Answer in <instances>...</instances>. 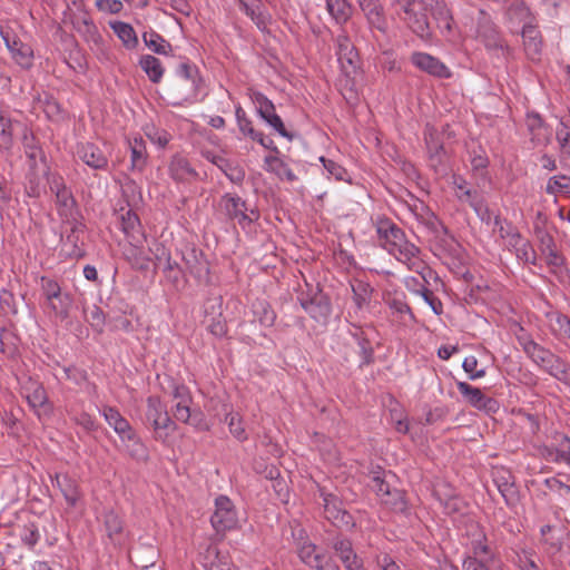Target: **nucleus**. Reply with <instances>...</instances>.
<instances>
[{"label": "nucleus", "instance_id": "55", "mask_svg": "<svg viewBox=\"0 0 570 570\" xmlns=\"http://www.w3.org/2000/svg\"><path fill=\"white\" fill-rule=\"evenodd\" d=\"M40 101L42 104L43 111L49 119L59 120L63 117L62 108L53 96L45 95L43 99Z\"/></svg>", "mask_w": 570, "mask_h": 570}, {"label": "nucleus", "instance_id": "52", "mask_svg": "<svg viewBox=\"0 0 570 570\" xmlns=\"http://www.w3.org/2000/svg\"><path fill=\"white\" fill-rule=\"evenodd\" d=\"M546 191L551 195H570V177L564 175L551 177Z\"/></svg>", "mask_w": 570, "mask_h": 570}, {"label": "nucleus", "instance_id": "8", "mask_svg": "<svg viewBox=\"0 0 570 570\" xmlns=\"http://www.w3.org/2000/svg\"><path fill=\"white\" fill-rule=\"evenodd\" d=\"M303 282L304 286L307 288V293H305L301 283H297V287H294V291L297 292V301L312 318L322 324L326 323L332 313L328 297L318 291L314 292V288L304 277Z\"/></svg>", "mask_w": 570, "mask_h": 570}, {"label": "nucleus", "instance_id": "62", "mask_svg": "<svg viewBox=\"0 0 570 570\" xmlns=\"http://www.w3.org/2000/svg\"><path fill=\"white\" fill-rule=\"evenodd\" d=\"M332 547L340 557L341 561H347L346 559L355 553L352 542L346 538H335Z\"/></svg>", "mask_w": 570, "mask_h": 570}, {"label": "nucleus", "instance_id": "37", "mask_svg": "<svg viewBox=\"0 0 570 570\" xmlns=\"http://www.w3.org/2000/svg\"><path fill=\"white\" fill-rule=\"evenodd\" d=\"M257 101L258 112L262 118L265 119L271 126H273L281 136L285 137V126L281 117L275 114L274 105L265 97H262Z\"/></svg>", "mask_w": 570, "mask_h": 570}, {"label": "nucleus", "instance_id": "20", "mask_svg": "<svg viewBox=\"0 0 570 570\" xmlns=\"http://www.w3.org/2000/svg\"><path fill=\"white\" fill-rule=\"evenodd\" d=\"M2 39L6 42L7 48L11 52L13 60L22 68L29 69L33 62V51L31 47L23 43L16 36L9 31H1Z\"/></svg>", "mask_w": 570, "mask_h": 570}, {"label": "nucleus", "instance_id": "47", "mask_svg": "<svg viewBox=\"0 0 570 570\" xmlns=\"http://www.w3.org/2000/svg\"><path fill=\"white\" fill-rule=\"evenodd\" d=\"M166 411V404H164L158 396L151 395L147 397L145 416L151 428L158 422Z\"/></svg>", "mask_w": 570, "mask_h": 570}, {"label": "nucleus", "instance_id": "2", "mask_svg": "<svg viewBox=\"0 0 570 570\" xmlns=\"http://www.w3.org/2000/svg\"><path fill=\"white\" fill-rule=\"evenodd\" d=\"M376 234L380 245L399 262L413 272L421 273L423 263L420 259V248L409 242L404 232L390 219L376 223Z\"/></svg>", "mask_w": 570, "mask_h": 570}, {"label": "nucleus", "instance_id": "18", "mask_svg": "<svg viewBox=\"0 0 570 570\" xmlns=\"http://www.w3.org/2000/svg\"><path fill=\"white\" fill-rule=\"evenodd\" d=\"M456 386L471 406L485 412H495L498 410V402L494 399L488 397L480 389L461 381L456 382Z\"/></svg>", "mask_w": 570, "mask_h": 570}, {"label": "nucleus", "instance_id": "58", "mask_svg": "<svg viewBox=\"0 0 570 570\" xmlns=\"http://www.w3.org/2000/svg\"><path fill=\"white\" fill-rule=\"evenodd\" d=\"M414 294L420 295L424 302L431 307L435 315L443 313V304L426 286H421L420 291H414Z\"/></svg>", "mask_w": 570, "mask_h": 570}, {"label": "nucleus", "instance_id": "34", "mask_svg": "<svg viewBox=\"0 0 570 570\" xmlns=\"http://www.w3.org/2000/svg\"><path fill=\"white\" fill-rule=\"evenodd\" d=\"M297 553L302 562L306 566L317 569L324 563L326 554L318 550L315 544L311 542H304L297 548Z\"/></svg>", "mask_w": 570, "mask_h": 570}, {"label": "nucleus", "instance_id": "35", "mask_svg": "<svg viewBox=\"0 0 570 570\" xmlns=\"http://www.w3.org/2000/svg\"><path fill=\"white\" fill-rule=\"evenodd\" d=\"M72 303L71 294L61 291L58 295H55V298L47 299V307L60 320H66L69 316Z\"/></svg>", "mask_w": 570, "mask_h": 570}, {"label": "nucleus", "instance_id": "4", "mask_svg": "<svg viewBox=\"0 0 570 570\" xmlns=\"http://www.w3.org/2000/svg\"><path fill=\"white\" fill-rule=\"evenodd\" d=\"M469 36L482 42L493 55L504 56L505 45L497 31L491 18L483 10H474L471 16V23L465 24Z\"/></svg>", "mask_w": 570, "mask_h": 570}, {"label": "nucleus", "instance_id": "46", "mask_svg": "<svg viewBox=\"0 0 570 570\" xmlns=\"http://www.w3.org/2000/svg\"><path fill=\"white\" fill-rule=\"evenodd\" d=\"M22 145H23L24 154L28 157V159L30 160V166L32 168H35L37 165V159L43 158V151L37 145L35 136L31 132H29L26 127L23 130Z\"/></svg>", "mask_w": 570, "mask_h": 570}, {"label": "nucleus", "instance_id": "3", "mask_svg": "<svg viewBox=\"0 0 570 570\" xmlns=\"http://www.w3.org/2000/svg\"><path fill=\"white\" fill-rule=\"evenodd\" d=\"M525 355L542 371L557 379L558 381L570 385V364L554 354L549 348L538 344L532 338L519 340Z\"/></svg>", "mask_w": 570, "mask_h": 570}, {"label": "nucleus", "instance_id": "49", "mask_svg": "<svg viewBox=\"0 0 570 570\" xmlns=\"http://www.w3.org/2000/svg\"><path fill=\"white\" fill-rule=\"evenodd\" d=\"M513 562L520 570H543L539 564V558L533 551H517Z\"/></svg>", "mask_w": 570, "mask_h": 570}, {"label": "nucleus", "instance_id": "7", "mask_svg": "<svg viewBox=\"0 0 570 570\" xmlns=\"http://www.w3.org/2000/svg\"><path fill=\"white\" fill-rule=\"evenodd\" d=\"M511 20L523 23L522 39L527 57L532 61H540L542 53V39L538 28L530 23L529 8L523 3H513L508 9Z\"/></svg>", "mask_w": 570, "mask_h": 570}, {"label": "nucleus", "instance_id": "63", "mask_svg": "<svg viewBox=\"0 0 570 570\" xmlns=\"http://www.w3.org/2000/svg\"><path fill=\"white\" fill-rule=\"evenodd\" d=\"M462 368L468 374L470 380H478L485 375L484 368H478V358L473 355L466 356L463 360Z\"/></svg>", "mask_w": 570, "mask_h": 570}, {"label": "nucleus", "instance_id": "1", "mask_svg": "<svg viewBox=\"0 0 570 570\" xmlns=\"http://www.w3.org/2000/svg\"><path fill=\"white\" fill-rule=\"evenodd\" d=\"M392 18L404 22L416 36L428 39L431 35L428 13L438 22L442 32L452 29V16L441 0H392Z\"/></svg>", "mask_w": 570, "mask_h": 570}, {"label": "nucleus", "instance_id": "5", "mask_svg": "<svg viewBox=\"0 0 570 570\" xmlns=\"http://www.w3.org/2000/svg\"><path fill=\"white\" fill-rule=\"evenodd\" d=\"M472 539L469 542L473 556L463 562L465 570H498L500 560L487 542L485 534L478 524L471 525Z\"/></svg>", "mask_w": 570, "mask_h": 570}, {"label": "nucleus", "instance_id": "26", "mask_svg": "<svg viewBox=\"0 0 570 570\" xmlns=\"http://www.w3.org/2000/svg\"><path fill=\"white\" fill-rule=\"evenodd\" d=\"M358 4L364 12L371 28L382 33L387 31V21L384 16L383 7L377 0H358Z\"/></svg>", "mask_w": 570, "mask_h": 570}, {"label": "nucleus", "instance_id": "36", "mask_svg": "<svg viewBox=\"0 0 570 570\" xmlns=\"http://www.w3.org/2000/svg\"><path fill=\"white\" fill-rule=\"evenodd\" d=\"M121 229L130 242L139 243L142 237L139 217L131 209L121 215Z\"/></svg>", "mask_w": 570, "mask_h": 570}, {"label": "nucleus", "instance_id": "41", "mask_svg": "<svg viewBox=\"0 0 570 570\" xmlns=\"http://www.w3.org/2000/svg\"><path fill=\"white\" fill-rule=\"evenodd\" d=\"M326 9L336 23H345L351 14L352 9L347 0H326Z\"/></svg>", "mask_w": 570, "mask_h": 570}, {"label": "nucleus", "instance_id": "13", "mask_svg": "<svg viewBox=\"0 0 570 570\" xmlns=\"http://www.w3.org/2000/svg\"><path fill=\"white\" fill-rule=\"evenodd\" d=\"M181 258L188 273L199 283H210L209 263L203 250L195 246L187 245L181 252Z\"/></svg>", "mask_w": 570, "mask_h": 570}, {"label": "nucleus", "instance_id": "59", "mask_svg": "<svg viewBox=\"0 0 570 570\" xmlns=\"http://www.w3.org/2000/svg\"><path fill=\"white\" fill-rule=\"evenodd\" d=\"M164 273L166 278L177 286L183 277V269L179 264L175 261H171L170 255L168 254L166 257V265L164 267Z\"/></svg>", "mask_w": 570, "mask_h": 570}, {"label": "nucleus", "instance_id": "48", "mask_svg": "<svg viewBox=\"0 0 570 570\" xmlns=\"http://www.w3.org/2000/svg\"><path fill=\"white\" fill-rule=\"evenodd\" d=\"M387 305L390 309L392 311L393 315H399L400 321L404 324L409 322L414 321V314L412 313L411 307L409 304L404 301L403 297L394 296L393 298H390L387 301Z\"/></svg>", "mask_w": 570, "mask_h": 570}, {"label": "nucleus", "instance_id": "61", "mask_svg": "<svg viewBox=\"0 0 570 570\" xmlns=\"http://www.w3.org/2000/svg\"><path fill=\"white\" fill-rule=\"evenodd\" d=\"M265 169L267 171L274 173L277 177L283 179V175L285 174V165L281 155L277 154H268L264 158Z\"/></svg>", "mask_w": 570, "mask_h": 570}, {"label": "nucleus", "instance_id": "39", "mask_svg": "<svg viewBox=\"0 0 570 570\" xmlns=\"http://www.w3.org/2000/svg\"><path fill=\"white\" fill-rule=\"evenodd\" d=\"M110 28L121 40L124 46L128 49H134L138 45V38L134 28L126 22L115 21L110 22Z\"/></svg>", "mask_w": 570, "mask_h": 570}, {"label": "nucleus", "instance_id": "31", "mask_svg": "<svg viewBox=\"0 0 570 570\" xmlns=\"http://www.w3.org/2000/svg\"><path fill=\"white\" fill-rule=\"evenodd\" d=\"M494 232H498L509 250H512L523 239V236L511 223L499 216L494 217Z\"/></svg>", "mask_w": 570, "mask_h": 570}, {"label": "nucleus", "instance_id": "40", "mask_svg": "<svg viewBox=\"0 0 570 570\" xmlns=\"http://www.w3.org/2000/svg\"><path fill=\"white\" fill-rule=\"evenodd\" d=\"M145 45L157 55H168L173 47L163 36L154 30L142 33Z\"/></svg>", "mask_w": 570, "mask_h": 570}, {"label": "nucleus", "instance_id": "29", "mask_svg": "<svg viewBox=\"0 0 570 570\" xmlns=\"http://www.w3.org/2000/svg\"><path fill=\"white\" fill-rule=\"evenodd\" d=\"M53 485L59 488L69 507H76L81 493L75 479L68 474H56L52 479Z\"/></svg>", "mask_w": 570, "mask_h": 570}, {"label": "nucleus", "instance_id": "44", "mask_svg": "<svg viewBox=\"0 0 570 570\" xmlns=\"http://www.w3.org/2000/svg\"><path fill=\"white\" fill-rule=\"evenodd\" d=\"M452 184L455 190V197L462 202L471 205L474 200L480 198L475 190L471 189L468 181L458 175H453Z\"/></svg>", "mask_w": 570, "mask_h": 570}, {"label": "nucleus", "instance_id": "45", "mask_svg": "<svg viewBox=\"0 0 570 570\" xmlns=\"http://www.w3.org/2000/svg\"><path fill=\"white\" fill-rule=\"evenodd\" d=\"M353 302L358 311L366 306L373 293L371 285L364 281H355L352 284Z\"/></svg>", "mask_w": 570, "mask_h": 570}, {"label": "nucleus", "instance_id": "17", "mask_svg": "<svg viewBox=\"0 0 570 570\" xmlns=\"http://www.w3.org/2000/svg\"><path fill=\"white\" fill-rule=\"evenodd\" d=\"M336 55L337 61L341 65L342 71L350 76L356 71L357 68V52L348 36L342 31L336 37Z\"/></svg>", "mask_w": 570, "mask_h": 570}, {"label": "nucleus", "instance_id": "14", "mask_svg": "<svg viewBox=\"0 0 570 570\" xmlns=\"http://www.w3.org/2000/svg\"><path fill=\"white\" fill-rule=\"evenodd\" d=\"M210 522L217 533H225L236 527L237 515L229 498L225 495L216 498Z\"/></svg>", "mask_w": 570, "mask_h": 570}, {"label": "nucleus", "instance_id": "25", "mask_svg": "<svg viewBox=\"0 0 570 570\" xmlns=\"http://www.w3.org/2000/svg\"><path fill=\"white\" fill-rule=\"evenodd\" d=\"M200 563L206 570H232L228 552H223L215 544H209L200 553Z\"/></svg>", "mask_w": 570, "mask_h": 570}, {"label": "nucleus", "instance_id": "64", "mask_svg": "<svg viewBox=\"0 0 570 570\" xmlns=\"http://www.w3.org/2000/svg\"><path fill=\"white\" fill-rule=\"evenodd\" d=\"M556 136L561 149L570 154V127L563 121H560L556 130Z\"/></svg>", "mask_w": 570, "mask_h": 570}, {"label": "nucleus", "instance_id": "28", "mask_svg": "<svg viewBox=\"0 0 570 570\" xmlns=\"http://www.w3.org/2000/svg\"><path fill=\"white\" fill-rule=\"evenodd\" d=\"M169 176L177 183H189L198 179V173L191 167L187 158L175 155L168 166Z\"/></svg>", "mask_w": 570, "mask_h": 570}, {"label": "nucleus", "instance_id": "22", "mask_svg": "<svg viewBox=\"0 0 570 570\" xmlns=\"http://www.w3.org/2000/svg\"><path fill=\"white\" fill-rule=\"evenodd\" d=\"M492 479L505 503L514 504L518 500V491L511 471L503 466L493 468Z\"/></svg>", "mask_w": 570, "mask_h": 570}, {"label": "nucleus", "instance_id": "21", "mask_svg": "<svg viewBox=\"0 0 570 570\" xmlns=\"http://www.w3.org/2000/svg\"><path fill=\"white\" fill-rule=\"evenodd\" d=\"M76 154L80 160L95 170H105L108 167V156L94 142L78 144Z\"/></svg>", "mask_w": 570, "mask_h": 570}, {"label": "nucleus", "instance_id": "10", "mask_svg": "<svg viewBox=\"0 0 570 570\" xmlns=\"http://www.w3.org/2000/svg\"><path fill=\"white\" fill-rule=\"evenodd\" d=\"M102 416L114 429V431L119 435L121 441L126 444L127 448L134 446L130 451L132 456H139V450L144 452V446L140 442L139 436L136 431L132 429L127 419H125L120 412L112 406H105L101 412Z\"/></svg>", "mask_w": 570, "mask_h": 570}, {"label": "nucleus", "instance_id": "30", "mask_svg": "<svg viewBox=\"0 0 570 570\" xmlns=\"http://www.w3.org/2000/svg\"><path fill=\"white\" fill-rule=\"evenodd\" d=\"M539 240V249L541 254L544 256V259L548 265L553 267H559L563 263V258L557 249V245L554 243L553 237L543 230L538 233Z\"/></svg>", "mask_w": 570, "mask_h": 570}, {"label": "nucleus", "instance_id": "23", "mask_svg": "<svg viewBox=\"0 0 570 570\" xmlns=\"http://www.w3.org/2000/svg\"><path fill=\"white\" fill-rule=\"evenodd\" d=\"M411 62L420 70L438 77V78H450V69L436 57H433L426 52H413L411 56Z\"/></svg>", "mask_w": 570, "mask_h": 570}, {"label": "nucleus", "instance_id": "54", "mask_svg": "<svg viewBox=\"0 0 570 570\" xmlns=\"http://www.w3.org/2000/svg\"><path fill=\"white\" fill-rule=\"evenodd\" d=\"M235 115L238 128L244 135L249 136L253 140L259 138L262 132L254 129L252 121L247 118L245 110L240 106L236 107Z\"/></svg>", "mask_w": 570, "mask_h": 570}, {"label": "nucleus", "instance_id": "51", "mask_svg": "<svg viewBox=\"0 0 570 570\" xmlns=\"http://www.w3.org/2000/svg\"><path fill=\"white\" fill-rule=\"evenodd\" d=\"M517 258L530 265L537 264V254L531 243L523 237V239L512 249Z\"/></svg>", "mask_w": 570, "mask_h": 570}, {"label": "nucleus", "instance_id": "24", "mask_svg": "<svg viewBox=\"0 0 570 570\" xmlns=\"http://www.w3.org/2000/svg\"><path fill=\"white\" fill-rule=\"evenodd\" d=\"M176 76L180 81L185 82L184 98H194L199 91L202 79L199 77L198 68L188 61L178 65Z\"/></svg>", "mask_w": 570, "mask_h": 570}, {"label": "nucleus", "instance_id": "33", "mask_svg": "<svg viewBox=\"0 0 570 570\" xmlns=\"http://www.w3.org/2000/svg\"><path fill=\"white\" fill-rule=\"evenodd\" d=\"M130 150L131 169L142 171L147 165L146 144L141 137H135L128 141Z\"/></svg>", "mask_w": 570, "mask_h": 570}, {"label": "nucleus", "instance_id": "57", "mask_svg": "<svg viewBox=\"0 0 570 570\" xmlns=\"http://www.w3.org/2000/svg\"><path fill=\"white\" fill-rule=\"evenodd\" d=\"M85 315L87 322L98 332H101L105 326V314L102 309L97 306L92 305L91 307H88L85 309Z\"/></svg>", "mask_w": 570, "mask_h": 570}, {"label": "nucleus", "instance_id": "19", "mask_svg": "<svg viewBox=\"0 0 570 570\" xmlns=\"http://www.w3.org/2000/svg\"><path fill=\"white\" fill-rule=\"evenodd\" d=\"M540 453L548 462L564 463L570 466V438L556 434L551 445L542 446Z\"/></svg>", "mask_w": 570, "mask_h": 570}, {"label": "nucleus", "instance_id": "32", "mask_svg": "<svg viewBox=\"0 0 570 570\" xmlns=\"http://www.w3.org/2000/svg\"><path fill=\"white\" fill-rule=\"evenodd\" d=\"M21 126L18 120L12 119L7 112L0 110V150L10 151L14 145V129Z\"/></svg>", "mask_w": 570, "mask_h": 570}, {"label": "nucleus", "instance_id": "6", "mask_svg": "<svg viewBox=\"0 0 570 570\" xmlns=\"http://www.w3.org/2000/svg\"><path fill=\"white\" fill-rule=\"evenodd\" d=\"M171 396L175 401L173 405L174 417L185 424H190L198 430H207L204 414L197 409H191L193 397L189 389L184 384L175 381L170 382Z\"/></svg>", "mask_w": 570, "mask_h": 570}, {"label": "nucleus", "instance_id": "50", "mask_svg": "<svg viewBox=\"0 0 570 570\" xmlns=\"http://www.w3.org/2000/svg\"><path fill=\"white\" fill-rule=\"evenodd\" d=\"M382 503L394 512L404 513L407 510L405 494L399 489H392L390 494L382 500Z\"/></svg>", "mask_w": 570, "mask_h": 570}, {"label": "nucleus", "instance_id": "12", "mask_svg": "<svg viewBox=\"0 0 570 570\" xmlns=\"http://www.w3.org/2000/svg\"><path fill=\"white\" fill-rule=\"evenodd\" d=\"M56 205L59 216L65 223L70 225V234L67 236V242L76 245L78 240L76 234L82 232L83 225L78 220L79 210L72 193H60V196L56 197Z\"/></svg>", "mask_w": 570, "mask_h": 570}, {"label": "nucleus", "instance_id": "53", "mask_svg": "<svg viewBox=\"0 0 570 570\" xmlns=\"http://www.w3.org/2000/svg\"><path fill=\"white\" fill-rule=\"evenodd\" d=\"M261 463H256V471L264 474L267 480L273 482L272 487L277 494H281L284 490L283 481L281 480V470L274 464L266 465L264 470H261Z\"/></svg>", "mask_w": 570, "mask_h": 570}, {"label": "nucleus", "instance_id": "38", "mask_svg": "<svg viewBox=\"0 0 570 570\" xmlns=\"http://www.w3.org/2000/svg\"><path fill=\"white\" fill-rule=\"evenodd\" d=\"M139 66L146 72L149 80L154 83L160 82L165 69L158 58L151 55H145L139 60Z\"/></svg>", "mask_w": 570, "mask_h": 570}, {"label": "nucleus", "instance_id": "56", "mask_svg": "<svg viewBox=\"0 0 570 570\" xmlns=\"http://www.w3.org/2000/svg\"><path fill=\"white\" fill-rule=\"evenodd\" d=\"M225 422L228 424L229 432L238 441H244L247 439V434L245 432L242 419L238 413H228L225 417Z\"/></svg>", "mask_w": 570, "mask_h": 570}, {"label": "nucleus", "instance_id": "60", "mask_svg": "<svg viewBox=\"0 0 570 570\" xmlns=\"http://www.w3.org/2000/svg\"><path fill=\"white\" fill-rule=\"evenodd\" d=\"M320 161L323 164L325 171L328 177H333L336 180H345L347 176L346 169L334 160L327 159L325 157H320Z\"/></svg>", "mask_w": 570, "mask_h": 570}, {"label": "nucleus", "instance_id": "43", "mask_svg": "<svg viewBox=\"0 0 570 570\" xmlns=\"http://www.w3.org/2000/svg\"><path fill=\"white\" fill-rule=\"evenodd\" d=\"M525 124L533 141L544 142L548 140V129L544 127L543 120L538 114H528Z\"/></svg>", "mask_w": 570, "mask_h": 570}, {"label": "nucleus", "instance_id": "42", "mask_svg": "<svg viewBox=\"0 0 570 570\" xmlns=\"http://www.w3.org/2000/svg\"><path fill=\"white\" fill-rule=\"evenodd\" d=\"M176 429L177 425L175 421L169 416L168 411H166L165 414H163L158 422L153 426L154 439L165 443L170 434L176 431Z\"/></svg>", "mask_w": 570, "mask_h": 570}, {"label": "nucleus", "instance_id": "16", "mask_svg": "<svg viewBox=\"0 0 570 570\" xmlns=\"http://www.w3.org/2000/svg\"><path fill=\"white\" fill-rule=\"evenodd\" d=\"M325 518L337 528L354 527L353 517L343 508L342 501L332 493H323Z\"/></svg>", "mask_w": 570, "mask_h": 570}, {"label": "nucleus", "instance_id": "27", "mask_svg": "<svg viewBox=\"0 0 570 570\" xmlns=\"http://www.w3.org/2000/svg\"><path fill=\"white\" fill-rule=\"evenodd\" d=\"M69 19L73 29L87 41H97L99 37L98 28L86 10L72 12Z\"/></svg>", "mask_w": 570, "mask_h": 570}, {"label": "nucleus", "instance_id": "15", "mask_svg": "<svg viewBox=\"0 0 570 570\" xmlns=\"http://www.w3.org/2000/svg\"><path fill=\"white\" fill-rule=\"evenodd\" d=\"M22 392L28 404L33 409L39 417L41 415H49L52 412V406L48 400L47 392L40 382L29 379L23 384Z\"/></svg>", "mask_w": 570, "mask_h": 570}, {"label": "nucleus", "instance_id": "9", "mask_svg": "<svg viewBox=\"0 0 570 570\" xmlns=\"http://www.w3.org/2000/svg\"><path fill=\"white\" fill-rule=\"evenodd\" d=\"M219 209L227 219L237 222L243 229L259 218V213L255 208H249L242 197L229 193L220 197Z\"/></svg>", "mask_w": 570, "mask_h": 570}, {"label": "nucleus", "instance_id": "11", "mask_svg": "<svg viewBox=\"0 0 570 570\" xmlns=\"http://www.w3.org/2000/svg\"><path fill=\"white\" fill-rule=\"evenodd\" d=\"M104 540L114 547H121L128 537L122 518L112 509L104 510L98 518Z\"/></svg>", "mask_w": 570, "mask_h": 570}]
</instances>
